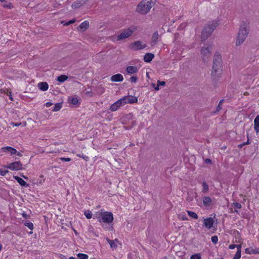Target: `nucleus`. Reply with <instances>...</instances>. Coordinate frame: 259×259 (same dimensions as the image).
I'll list each match as a JSON object with an SVG mask.
<instances>
[{
	"label": "nucleus",
	"mask_w": 259,
	"mask_h": 259,
	"mask_svg": "<svg viewBox=\"0 0 259 259\" xmlns=\"http://www.w3.org/2000/svg\"><path fill=\"white\" fill-rule=\"evenodd\" d=\"M222 60L220 54L215 53L213 57V64L211 75L216 78L220 76L222 72Z\"/></svg>",
	"instance_id": "nucleus-1"
},
{
	"label": "nucleus",
	"mask_w": 259,
	"mask_h": 259,
	"mask_svg": "<svg viewBox=\"0 0 259 259\" xmlns=\"http://www.w3.org/2000/svg\"><path fill=\"white\" fill-rule=\"evenodd\" d=\"M155 0H143L137 6L136 12L141 15L147 14L154 6Z\"/></svg>",
	"instance_id": "nucleus-2"
},
{
	"label": "nucleus",
	"mask_w": 259,
	"mask_h": 259,
	"mask_svg": "<svg viewBox=\"0 0 259 259\" xmlns=\"http://www.w3.org/2000/svg\"><path fill=\"white\" fill-rule=\"evenodd\" d=\"M219 24L217 21H212L208 22L203 27L201 33V41L206 40L212 34Z\"/></svg>",
	"instance_id": "nucleus-3"
},
{
	"label": "nucleus",
	"mask_w": 259,
	"mask_h": 259,
	"mask_svg": "<svg viewBox=\"0 0 259 259\" xmlns=\"http://www.w3.org/2000/svg\"><path fill=\"white\" fill-rule=\"evenodd\" d=\"M138 26L136 25H132L126 29L122 30L121 32L117 35V40H121L122 39L128 38L132 36L133 33L138 30Z\"/></svg>",
	"instance_id": "nucleus-4"
},
{
	"label": "nucleus",
	"mask_w": 259,
	"mask_h": 259,
	"mask_svg": "<svg viewBox=\"0 0 259 259\" xmlns=\"http://www.w3.org/2000/svg\"><path fill=\"white\" fill-rule=\"evenodd\" d=\"M248 33V29L244 26L242 25L239 30L236 39V45L237 46L242 44L245 40Z\"/></svg>",
	"instance_id": "nucleus-5"
},
{
	"label": "nucleus",
	"mask_w": 259,
	"mask_h": 259,
	"mask_svg": "<svg viewBox=\"0 0 259 259\" xmlns=\"http://www.w3.org/2000/svg\"><path fill=\"white\" fill-rule=\"evenodd\" d=\"M98 220L100 223H111L113 220V214L111 212H102L98 217Z\"/></svg>",
	"instance_id": "nucleus-6"
},
{
	"label": "nucleus",
	"mask_w": 259,
	"mask_h": 259,
	"mask_svg": "<svg viewBox=\"0 0 259 259\" xmlns=\"http://www.w3.org/2000/svg\"><path fill=\"white\" fill-rule=\"evenodd\" d=\"M211 51V48L210 47L202 48L201 50V54L202 55V60L204 62H206L208 58L210 57Z\"/></svg>",
	"instance_id": "nucleus-7"
},
{
	"label": "nucleus",
	"mask_w": 259,
	"mask_h": 259,
	"mask_svg": "<svg viewBox=\"0 0 259 259\" xmlns=\"http://www.w3.org/2000/svg\"><path fill=\"white\" fill-rule=\"evenodd\" d=\"M6 167L12 170H19L23 168L22 164L20 161H15L9 163Z\"/></svg>",
	"instance_id": "nucleus-8"
},
{
	"label": "nucleus",
	"mask_w": 259,
	"mask_h": 259,
	"mask_svg": "<svg viewBox=\"0 0 259 259\" xmlns=\"http://www.w3.org/2000/svg\"><path fill=\"white\" fill-rule=\"evenodd\" d=\"M147 47L146 44H143L142 41L137 40L131 44V48L135 51L140 50L145 48Z\"/></svg>",
	"instance_id": "nucleus-9"
},
{
	"label": "nucleus",
	"mask_w": 259,
	"mask_h": 259,
	"mask_svg": "<svg viewBox=\"0 0 259 259\" xmlns=\"http://www.w3.org/2000/svg\"><path fill=\"white\" fill-rule=\"evenodd\" d=\"M123 105H125L124 100L121 98L112 104L110 107V110L112 111H116L120 106Z\"/></svg>",
	"instance_id": "nucleus-10"
},
{
	"label": "nucleus",
	"mask_w": 259,
	"mask_h": 259,
	"mask_svg": "<svg viewBox=\"0 0 259 259\" xmlns=\"http://www.w3.org/2000/svg\"><path fill=\"white\" fill-rule=\"evenodd\" d=\"M122 99L124 100V103L125 104L127 103H134L138 101V99L136 97L132 96H125L122 98Z\"/></svg>",
	"instance_id": "nucleus-11"
},
{
	"label": "nucleus",
	"mask_w": 259,
	"mask_h": 259,
	"mask_svg": "<svg viewBox=\"0 0 259 259\" xmlns=\"http://www.w3.org/2000/svg\"><path fill=\"white\" fill-rule=\"evenodd\" d=\"M213 223V220L211 218H208L204 220V225L207 229H210L212 227Z\"/></svg>",
	"instance_id": "nucleus-12"
},
{
	"label": "nucleus",
	"mask_w": 259,
	"mask_h": 259,
	"mask_svg": "<svg viewBox=\"0 0 259 259\" xmlns=\"http://www.w3.org/2000/svg\"><path fill=\"white\" fill-rule=\"evenodd\" d=\"M2 151L3 152H8L11 153V155L16 154L17 153V151L14 148L10 146H7L2 148Z\"/></svg>",
	"instance_id": "nucleus-13"
},
{
	"label": "nucleus",
	"mask_w": 259,
	"mask_h": 259,
	"mask_svg": "<svg viewBox=\"0 0 259 259\" xmlns=\"http://www.w3.org/2000/svg\"><path fill=\"white\" fill-rule=\"evenodd\" d=\"M123 80V76L119 73L113 75L111 77V80L114 82H120Z\"/></svg>",
	"instance_id": "nucleus-14"
},
{
	"label": "nucleus",
	"mask_w": 259,
	"mask_h": 259,
	"mask_svg": "<svg viewBox=\"0 0 259 259\" xmlns=\"http://www.w3.org/2000/svg\"><path fill=\"white\" fill-rule=\"evenodd\" d=\"M203 204L205 207H209L212 204V199L209 196H205L202 199Z\"/></svg>",
	"instance_id": "nucleus-15"
},
{
	"label": "nucleus",
	"mask_w": 259,
	"mask_h": 259,
	"mask_svg": "<svg viewBox=\"0 0 259 259\" xmlns=\"http://www.w3.org/2000/svg\"><path fill=\"white\" fill-rule=\"evenodd\" d=\"M159 38V34L157 31H155L152 34L151 40V45L153 46L155 45L157 42V40Z\"/></svg>",
	"instance_id": "nucleus-16"
},
{
	"label": "nucleus",
	"mask_w": 259,
	"mask_h": 259,
	"mask_svg": "<svg viewBox=\"0 0 259 259\" xmlns=\"http://www.w3.org/2000/svg\"><path fill=\"white\" fill-rule=\"evenodd\" d=\"M84 4H85L84 0H77L72 4V8L77 9L81 7Z\"/></svg>",
	"instance_id": "nucleus-17"
},
{
	"label": "nucleus",
	"mask_w": 259,
	"mask_h": 259,
	"mask_svg": "<svg viewBox=\"0 0 259 259\" xmlns=\"http://www.w3.org/2000/svg\"><path fill=\"white\" fill-rule=\"evenodd\" d=\"M154 57V55L152 53H146L144 56V60L145 62H150Z\"/></svg>",
	"instance_id": "nucleus-18"
},
{
	"label": "nucleus",
	"mask_w": 259,
	"mask_h": 259,
	"mask_svg": "<svg viewBox=\"0 0 259 259\" xmlns=\"http://www.w3.org/2000/svg\"><path fill=\"white\" fill-rule=\"evenodd\" d=\"M13 178L15 180H16L18 183L21 186H25L26 187H28L29 185L27 184L24 180H23L22 178L19 177L18 176H13Z\"/></svg>",
	"instance_id": "nucleus-19"
},
{
	"label": "nucleus",
	"mask_w": 259,
	"mask_h": 259,
	"mask_svg": "<svg viewBox=\"0 0 259 259\" xmlns=\"http://www.w3.org/2000/svg\"><path fill=\"white\" fill-rule=\"evenodd\" d=\"M126 72L130 74H134L138 72L137 67L134 66H129L126 69Z\"/></svg>",
	"instance_id": "nucleus-20"
},
{
	"label": "nucleus",
	"mask_w": 259,
	"mask_h": 259,
	"mask_svg": "<svg viewBox=\"0 0 259 259\" xmlns=\"http://www.w3.org/2000/svg\"><path fill=\"white\" fill-rule=\"evenodd\" d=\"M245 252L247 254H259V248L253 249L252 247L247 248L245 249Z\"/></svg>",
	"instance_id": "nucleus-21"
},
{
	"label": "nucleus",
	"mask_w": 259,
	"mask_h": 259,
	"mask_svg": "<svg viewBox=\"0 0 259 259\" xmlns=\"http://www.w3.org/2000/svg\"><path fill=\"white\" fill-rule=\"evenodd\" d=\"M38 88L42 91H46L48 89L49 85L46 82H41L38 84Z\"/></svg>",
	"instance_id": "nucleus-22"
},
{
	"label": "nucleus",
	"mask_w": 259,
	"mask_h": 259,
	"mask_svg": "<svg viewBox=\"0 0 259 259\" xmlns=\"http://www.w3.org/2000/svg\"><path fill=\"white\" fill-rule=\"evenodd\" d=\"M254 130L257 133L259 132V115H257L254 120Z\"/></svg>",
	"instance_id": "nucleus-23"
},
{
	"label": "nucleus",
	"mask_w": 259,
	"mask_h": 259,
	"mask_svg": "<svg viewBox=\"0 0 259 259\" xmlns=\"http://www.w3.org/2000/svg\"><path fill=\"white\" fill-rule=\"evenodd\" d=\"M241 245H238L237 246V251L235 254L234 256L233 257V259H239L241 257Z\"/></svg>",
	"instance_id": "nucleus-24"
},
{
	"label": "nucleus",
	"mask_w": 259,
	"mask_h": 259,
	"mask_svg": "<svg viewBox=\"0 0 259 259\" xmlns=\"http://www.w3.org/2000/svg\"><path fill=\"white\" fill-rule=\"evenodd\" d=\"M68 102L73 105H76L78 103V99L75 97H69L68 98Z\"/></svg>",
	"instance_id": "nucleus-25"
},
{
	"label": "nucleus",
	"mask_w": 259,
	"mask_h": 259,
	"mask_svg": "<svg viewBox=\"0 0 259 259\" xmlns=\"http://www.w3.org/2000/svg\"><path fill=\"white\" fill-rule=\"evenodd\" d=\"M89 26V22L88 21H84L81 23L79 25L80 29H87Z\"/></svg>",
	"instance_id": "nucleus-26"
},
{
	"label": "nucleus",
	"mask_w": 259,
	"mask_h": 259,
	"mask_svg": "<svg viewBox=\"0 0 259 259\" xmlns=\"http://www.w3.org/2000/svg\"><path fill=\"white\" fill-rule=\"evenodd\" d=\"M232 206H234L235 208L234 211L236 213H239L237 209H240L242 207L241 204L237 202H233L232 204Z\"/></svg>",
	"instance_id": "nucleus-27"
},
{
	"label": "nucleus",
	"mask_w": 259,
	"mask_h": 259,
	"mask_svg": "<svg viewBox=\"0 0 259 259\" xmlns=\"http://www.w3.org/2000/svg\"><path fill=\"white\" fill-rule=\"evenodd\" d=\"M68 79V76L65 75H61L58 77L57 80L59 82H63Z\"/></svg>",
	"instance_id": "nucleus-28"
},
{
	"label": "nucleus",
	"mask_w": 259,
	"mask_h": 259,
	"mask_svg": "<svg viewBox=\"0 0 259 259\" xmlns=\"http://www.w3.org/2000/svg\"><path fill=\"white\" fill-rule=\"evenodd\" d=\"M187 212L190 217H191L194 219H198V215L195 212L190 210H187Z\"/></svg>",
	"instance_id": "nucleus-29"
},
{
	"label": "nucleus",
	"mask_w": 259,
	"mask_h": 259,
	"mask_svg": "<svg viewBox=\"0 0 259 259\" xmlns=\"http://www.w3.org/2000/svg\"><path fill=\"white\" fill-rule=\"evenodd\" d=\"M202 187H203L202 192H203V193H207L208 191V190H209V186L207 184L206 182L204 181L202 183Z\"/></svg>",
	"instance_id": "nucleus-30"
},
{
	"label": "nucleus",
	"mask_w": 259,
	"mask_h": 259,
	"mask_svg": "<svg viewBox=\"0 0 259 259\" xmlns=\"http://www.w3.org/2000/svg\"><path fill=\"white\" fill-rule=\"evenodd\" d=\"M4 3L3 4L2 6L5 8L11 9L13 7V5L11 3H10V2L8 3L6 1V2H4Z\"/></svg>",
	"instance_id": "nucleus-31"
},
{
	"label": "nucleus",
	"mask_w": 259,
	"mask_h": 259,
	"mask_svg": "<svg viewBox=\"0 0 259 259\" xmlns=\"http://www.w3.org/2000/svg\"><path fill=\"white\" fill-rule=\"evenodd\" d=\"M106 240L108 243L110 245V247L111 248H116L117 247V245L115 244L114 240H110L109 238H107Z\"/></svg>",
	"instance_id": "nucleus-32"
},
{
	"label": "nucleus",
	"mask_w": 259,
	"mask_h": 259,
	"mask_svg": "<svg viewBox=\"0 0 259 259\" xmlns=\"http://www.w3.org/2000/svg\"><path fill=\"white\" fill-rule=\"evenodd\" d=\"M165 84V81L158 80L157 81V85H156V88H155V90L156 91H158V90H159V87L160 85L164 86Z\"/></svg>",
	"instance_id": "nucleus-33"
},
{
	"label": "nucleus",
	"mask_w": 259,
	"mask_h": 259,
	"mask_svg": "<svg viewBox=\"0 0 259 259\" xmlns=\"http://www.w3.org/2000/svg\"><path fill=\"white\" fill-rule=\"evenodd\" d=\"M62 107V104L61 103H57L55 105V107L53 110L54 111H59Z\"/></svg>",
	"instance_id": "nucleus-34"
},
{
	"label": "nucleus",
	"mask_w": 259,
	"mask_h": 259,
	"mask_svg": "<svg viewBox=\"0 0 259 259\" xmlns=\"http://www.w3.org/2000/svg\"><path fill=\"white\" fill-rule=\"evenodd\" d=\"M84 214L87 217V219H90L92 218V213L91 211L88 210L84 211Z\"/></svg>",
	"instance_id": "nucleus-35"
},
{
	"label": "nucleus",
	"mask_w": 259,
	"mask_h": 259,
	"mask_svg": "<svg viewBox=\"0 0 259 259\" xmlns=\"http://www.w3.org/2000/svg\"><path fill=\"white\" fill-rule=\"evenodd\" d=\"M77 256L79 259H88L89 256L87 254L83 253H78Z\"/></svg>",
	"instance_id": "nucleus-36"
},
{
	"label": "nucleus",
	"mask_w": 259,
	"mask_h": 259,
	"mask_svg": "<svg viewBox=\"0 0 259 259\" xmlns=\"http://www.w3.org/2000/svg\"><path fill=\"white\" fill-rule=\"evenodd\" d=\"M76 155L78 157H80V158L83 159L86 161H88L89 160V158L88 156H87L86 155H84L83 154H77Z\"/></svg>",
	"instance_id": "nucleus-37"
},
{
	"label": "nucleus",
	"mask_w": 259,
	"mask_h": 259,
	"mask_svg": "<svg viewBox=\"0 0 259 259\" xmlns=\"http://www.w3.org/2000/svg\"><path fill=\"white\" fill-rule=\"evenodd\" d=\"M24 225L28 227L30 230H32L33 229V225L32 223L30 222H25Z\"/></svg>",
	"instance_id": "nucleus-38"
},
{
	"label": "nucleus",
	"mask_w": 259,
	"mask_h": 259,
	"mask_svg": "<svg viewBox=\"0 0 259 259\" xmlns=\"http://www.w3.org/2000/svg\"><path fill=\"white\" fill-rule=\"evenodd\" d=\"M201 256L199 253L193 254L191 256L190 259H200Z\"/></svg>",
	"instance_id": "nucleus-39"
},
{
	"label": "nucleus",
	"mask_w": 259,
	"mask_h": 259,
	"mask_svg": "<svg viewBox=\"0 0 259 259\" xmlns=\"http://www.w3.org/2000/svg\"><path fill=\"white\" fill-rule=\"evenodd\" d=\"M211 239L212 242L214 244H216L218 241V236L216 235L212 236L211 237Z\"/></svg>",
	"instance_id": "nucleus-40"
},
{
	"label": "nucleus",
	"mask_w": 259,
	"mask_h": 259,
	"mask_svg": "<svg viewBox=\"0 0 259 259\" xmlns=\"http://www.w3.org/2000/svg\"><path fill=\"white\" fill-rule=\"evenodd\" d=\"M223 101H224V100H221L220 101L219 104L218 106L217 107L216 112H219V111H220L221 110L222 107L221 106V105L223 103Z\"/></svg>",
	"instance_id": "nucleus-41"
},
{
	"label": "nucleus",
	"mask_w": 259,
	"mask_h": 259,
	"mask_svg": "<svg viewBox=\"0 0 259 259\" xmlns=\"http://www.w3.org/2000/svg\"><path fill=\"white\" fill-rule=\"evenodd\" d=\"M137 80H138V78L137 76H132L130 78V81L132 82H136L137 81Z\"/></svg>",
	"instance_id": "nucleus-42"
},
{
	"label": "nucleus",
	"mask_w": 259,
	"mask_h": 259,
	"mask_svg": "<svg viewBox=\"0 0 259 259\" xmlns=\"http://www.w3.org/2000/svg\"><path fill=\"white\" fill-rule=\"evenodd\" d=\"M8 172L9 171L7 170H3L2 169H0V174L1 176H5Z\"/></svg>",
	"instance_id": "nucleus-43"
},
{
	"label": "nucleus",
	"mask_w": 259,
	"mask_h": 259,
	"mask_svg": "<svg viewBox=\"0 0 259 259\" xmlns=\"http://www.w3.org/2000/svg\"><path fill=\"white\" fill-rule=\"evenodd\" d=\"M98 89L99 90L98 92L99 94H101L104 93V89L103 87H102L101 85L98 87Z\"/></svg>",
	"instance_id": "nucleus-44"
},
{
	"label": "nucleus",
	"mask_w": 259,
	"mask_h": 259,
	"mask_svg": "<svg viewBox=\"0 0 259 259\" xmlns=\"http://www.w3.org/2000/svg\"><path fill=\"white\" fill-rule=\"evenodd\" d=\"M75 21H76V20L75 19L70 20L68 22H66V23L65 24V25H66V26L69 25L75 22Z\"/></svg>",
	"instance_id": "nucleus-45"
},
{
	"label": "nucleus",
	"mask_w": 259,
	"mask_h": 259,
	"mask_svg": "<svg viewBox=\"0 0 259 259\" xmlns=\"http://www.w3.org/2000/svg\"><path fill=\"white\" fill-rule=\"evenodd\" d=\"M60 159L63 161H70L71 160V159L70 158H61Z\"/></svg>",
	"instance_id": "nucleus-46"
},
{
	"label": "nucleus",
	"mask_w": 259,
	"mask_h": 259,
	"mask_svg": "<svg viewBox=\"0 0 259 259\" xmlns=\"http://www.w3.org/2000/svg\"><path fill=\"white\" fill-rule=\"evenodd\" d=\"M237 246H238V245L231 244V245H229V248L231 249H234L235 247H236L237 248Z\"/></svg>",
	"instance_id": "nucleus-47"
},
{
	"label": "nucleus",
	"mask_w": 259,
	"mask_h": 259,
	"mask_svg": "<svg viewBox=\"0 0 259 259\" xmlns=\"http://www.w3.org/2000/svg\"><path fill=\"white\" fill-rule=\"evenodd\" d=\"M181 217V219L183 221H186L188 220L187 217L185 214H181L180 215Z\"/></svg>",
	"instance_id": "nucleus-48"
},
{
	"label": "nucleus",
	"mask_w": 259,
	"mask_h": 259,
	"mask_svg": "<svg viewBox=\"0 0 259 259\" xmlns=\"http://www.w3.org/2000/svg\"><path fill=\"white\" fill-rule=\"evenodd\" d=\"M205 162L207 164H211L212 163L211 160L210 159H209V158L206 159L205 160Z\"/></svg>",
	"instance_id": "nucleus-49"
},
{
	"label": "nucleus",
	"mask_w": 259,
	"mask_h": 259,
	"mask_svg": "<svg viewBox=\"0 0 259 259\" xmlns=\"http://www.w3.org/2000/svg\"><path fill=\"white\" fill-rule=\"evenodd\" d=\"M11 124L13 125V126H19L20 125H21V122H19H19H17V123L12 122L11 123Z\"/></svg>",
	"instance_id": "nucleus-50"
},
{
	"label": "nucleus",
	"mask_w": 259,
	"mask_h": 259,
	"mask_svg": "<svg viewBox=\"0 0 259 259\" xmlns=\"http://www.w3.org/2000/svg\"><path fill=\"white\" fill-rule=\"evenodd\" d=\"M53 105V103H52L51 102H47L46 103L45 105L47 107H50L51 106H52Z\"/></svg>",
	"instance_id": "nucleus-51"
},
{
	"label": "nucleus",
	"mask_w": 259,
	"mask_h": 259,
	"mask_svg": "<svg viewBox=\"0 0 259 259\" xmlns=\"http://www.w3.org/2000/svg\"><path fill=\"white\" fill-rule=\"evenodd\" d=\"M22 216L25 219H27L28 217L29 218V215H27L26 213L25 212H23L22 214Z\"/></svg>",
	"instance_id": "nucleus-52"
},
{
	"label": "nucleus",
	"mask_w": 259,
	"mask_h": 259,
	"mask_svg": "<svg viewBox=\"0 0 259 259\" xmlns=\"http://www.w3.org/2000/svg\"><path fill=\"white\" fill-rule=\"evenodd\" d=\"M245 146L244 142H243V143H241V144H239V145L238 146V148H242V147L243 146Z\"/></svg>",
	"instance_id": "nucleus-53"
},
{
	"label": "nucleus",
	"mask_w": 259,
	"mask_h": 259,
	"mask_svg": "<svg viewBox=\"0 0 259 259\" xmlns=\"http://www.w3.org/2000/svg\"><path fill=\"white\" fill-rule=\"evenodd\" d=\"M11 93H11V92H9V94L8 95H9V96L10 99L12 101H13V98H12V97Z\"/></svg>",
	"instance_id": "nucleus-54"
},
{
	"label": "nucleus",
	"mask_w": 259,
	"mask_h": 259,
	"mask_svg": "<svg viewBox=\"0 0 259 259\" xmlns=\"http://www.w3.org/2000/svg\"><path fill=\"white\" fill-rule=\"evenodd\" d=\"M44 182H45V179L40 180L39 181V184H42L43 183H44Z\"/></svg>",
	"instance_id": "nucleus-55"
},
{
	"label": "nucleus",
	"mask_w": 259,
	"mask_h": 259,
	"mask_svg": "<svg viewBox=\"0 0 259 259\" xmlns=\"http://www.w3.org/2000/svg\"><path fill=\"white\" fill-rule=\"evenodd\" d=\"M16 154H17L19 156H22V154L21 153L19 152H17V153H16Z\"/></svg>",
	"instance_id": "nucleus-56"
},
{
	"label": "nucleus",
	"mask_w": 259,
	"mask_h": 259,
	"mask_svg": "<svg viewBox=\"0 0 259 259\" xmlns=\"http://www.w3.org/2000/svg\"><path fill=\"white\" fill-rule=\"evenodd\" d=\"M6 90H7V92L8 91V90H7V89H6V90H3V89L1 90V93H6V92H5V91H6Z\"/></svg>",
	"instance_id": "nucleus-57"
},
{
	"label": "nucleus",
	"mask_w": 259,
	"mask_h": 259,
	"mask_svg": "<svg viewBox=\"0 0 259 259\" xmlns=\"http://www.w3.org/2000/svg\"><path fill=\"white\" fill-rule=\"evenodd\" d=\"M244 144H245V145H246L247 144H249V140L248 139V140L246 142H244Z\"/></svg>",
	"instance_id": "nucleus-58"
},
{
	"label": "nucleus",
	"mask_w": 259,
	"mask_h": 259,
	"mask_svg": "<svg viewBox=\"0 0 259 259\" xmlns=\"http://www.w3.org/2000/svg\"><path fill=\"white\" fill-rule=\"evenodd\" d=\"M244 95L245 96H248L249 95V93L247 92H246L244 93Z\"/></svg>",
	"instance_id": "nucleus-59"
},
{
	"label": "nucleus",
	"mask_w": 259,
	"mask_h": 259,
	"mask_svg": "<svg viewBox=\"0 0 259 259\" xmlns=\"http://www.w3.org/2000/svg\"><path fill=\"white\" fill-rule=\"evenodd\" d=\"M151 85L152 86V87H153L154 88H156V86H155V84H154V83H152Z\"/></svg>",
	"instance_id": "nucleus-60"
},
{
	"label": "nucleus",
	"mask_w": 259,
	"mask_h": 259,
	"mask_svg": "<svg viewBox=\"0 0 259 259\" xmlns=\"http://www.w3.org/2000/svg\"><path fill=\"white\" fill-rule=\"evenodd\" d=\"M22 177H23L24 179H26V180H27V179H28V177H25V176H22Z\"/></svg>",
	"instance_id": "nucleus-61"
},
{
	"label": "nucleus",
	"mask_w": 259,
	"mask_h": 259,
	"mask_svg": "<svg viewBox=\"0 0 259 259\" xmlns=\"http://www.w3.org/2000/svg\"><path fill=\"white\" fill-rule=\"evenodd\" d=\"M0 1H1L2 2H6L5 0H0Z\"/></svg>",
	"instance_id": "nucleus-62"
},
{
	"label": "nucleus",
	"mask_w": 259,
	"mask_h": 259,
	"mask_svg": "<svg viewBox=\"0 0 259 259\" xmlns=\"http://www.w3.org/2000/svg\"><path fill=\"white\" fill-rule=\"evenodd\" d=\"M69 259H76V258H74L73 257H71L69 258Z\"/></svg>",
	"instance_id": "nucleus-63"
},
{
	"label": "nucleus",
	"mask_w": 259,
	"mask_h": 259,
	"mask_svg": "<svg viewBox=\"0 0 259 259\" xmlns=\"http://www.w3.org/2000/svg\"><path fill=\"white\" fill-rule=\"evenodd\" d=\"M134 146V144H133L130 145V146Z\"/></svg>",
	"instance_id": "nucleus-64"
}]
</instances>
